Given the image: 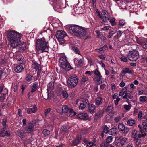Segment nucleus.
<instances>
[{"mask_svg": "<svg viewBox=\"0 0 147 147\" xmlns=\"http://www.w3.org/2000/svg\"><path fill=\"white\" fill-rule=\"evenodd\" d=\"M5 34L13 47L16 48L20 43V39L22 34L20 33L14 31H9L5 32Z\"/></svg>", "mask_w": 147, "mask_h": 147, "instance_id": "nucleus-1", "label": "nucleus"}, {"mask_svg": "<svg viewBox=\"0 0 147 147\" xmlns=\"http://www.w3.org/2000/svg\"><path fill=\"white\" fill-rule=\"evenodd\" d=\"M69 31L73 35L80 38L84 36L86 33L85 30L78 26H71Z\"/></svg>", "mask_w": 147, "mask_h": 147, "instance_id": "nucleus-2", "label": "nucleus"}, {"mask_svg": "<svg viewBox=\"0 0 147 147\" xmlns=\"http://www.w3.org/2000/svg\"><path fill=\"white\" fill-rule=\"evenodd\" d=\"M47 43L43 38L37 40L36 43V47L37 51L40 53L44 51L47 52L48 50V46Z\"/></svg>", "mask_w": 147, "mask_h": 147, "instance_id": "nucleus-3", "label": "nucleus"}, {"mask_svg": "<svg viewBox=\"0 0 147 147\" xmlns=\"http://www.w3.org/2000/svg\"><path fill=\"white\" fill-rule=\"evenodd\" d=\"M56 37L60 44L65 43V38L67 37L66 34L63 31H59L57 32Z\"/></svg>", "mask_w": 147, "mask_h": 147, "instance_id": "nucleus-4", "label": "nucleus"}, {"mask_svg": "<svg viewBox=\"0 0 147 147\" xmlns=\"http://www.w3.org/2000/svg\"><path fill=\"white\" fill-rule=\"evenodd\" d=\"M67 85L70 88L75 87L78 83V78L76 76H73L69 77L68 80Z\"/></svg>", "mask_w": 147, "mask_h": 147, "instance_id": "nucleus-5", "label": "nucleus"}, {"mask_svg": "<svg viewBox=\"0 0 147 147\" xmlns=\"http://www.w3.org/2000/svg\"><path fill=\"white\" fill-rule=\"evenodd\" d=\"M139 53L136 50H133L130 51L128 54L129 59L131 61H136L139 57Z\"/></svg>", "mask_w": 147, "mask_h": 147, "instance_id": "nucleus-6", "label": "nucleus"}, {"mask_svg": "<svg viewBox=\"0 0 147 147\" xmlns=\"http://www.w3.org/2000/svg\"><path fill=\"white\" fill-rule=\"evenodd\" d=\"M62 112L64 113H68V115L70 117H72L76 114V113L74 112L73 109L70 108H69L67 105L63 106L62 107Z\"/></svg>", "mask_w": 147, "mask_h": 147, "instance_id": "nucleus-7", "label": "nucleus"}, {"mask_svg": "<svg viewBox=\"0 0 147 147\" xmlns=\"http://www.w3.org/2000/svg\"><path fill=\"white\" fill-rule=\"evenodd\" d=\"M101 15L98 12L97 16L100 18H101L103 21H106L108 18L109 15L108 13L106 11H102L101 12Z\"/></svg>", "mask_w": 147, "mask_h": 147, "instance_id": "nucleus-8", "label": "nucleus"}, {"mask_svg": "<svg viewBox=\"0 0 147 147\" xmlns=\"http://www.w3.org/2000/svg\"><path fill=\"white\" fill-rule=\"evenodd\" d=\"M118 128L119 130L123 132L125 134L127 133L129 131V129L122 123H120L118 125Z\"/></svg>", "mask_w": 147, "mask_h": 147, "instance_id": "nucleus-9", "label": "nucleus"}, {"mask_svg": "<svg viewBox=\"0 0 147 147\" xmlns=\"http://www.w3.org/2000/svg\"><path fill=\"white\" fill-rule=\"evenodd\" d=\"M94 74L96 76V79L97 81V83L100 84L102 83V80L101 79V76L100 73L97 70H96L94 71Z\"/></svg>", "mask_w": 147, "mask_h": 147, "instance_id": "nucleus-10", "label": "nucleus"}, {"mask_svg": "<svg viewBox=\"0 0 147 147\" xmlns=\"http://www.w3.org/2000/svg\"><path fill=\"white\" fill-rule=\"evenodd\" d=\"M25 130L27 133H31L32 132L34 129V126L32 124L29 123L27 127H26Z\"/></svg>", "mask_w": 147, "mask_h": 147, "instance_id": "nucleus-11", "label": "nucleus"}, {"mask_svg": "<svg viewBox=\"0 0 147 147\" xmlns=\"http://www.w3.org/2000/svg\"><path fill=\"white\" fill-rule=\"evenodd\" d=\"M103 111L100 110L94 115V119L95 120H97L101 118L103 116Z\"/></svg>", "mask_w": 147, "mask_h": 147, "instance_id": "nucleus-12", "label": "nucleus"}, {"mask_svg": "<svg viewBox=\"0 0 147 147\" xmlns=\"http://www.w3.org/2000/svg\"><path fill=\"white\" fill-rule=\"evenodd\" d=\"M113 107L111 106H109L106 109V111H108L110 112L109 113L106 115V119L107 120H109L113 116V114L110 111L113 109Z\"/></svg>", "mask_w": 147, "mask_h": 147, "instance_id": "nucleus-13", "label": "nucleus"}, {"mask_svg": "<svg viewBox=\"0 0 147 147\" xmlns=\"http://www.w3.org/2000/svg\"><path fill=\"white\" fill-rule=\"evenodd\" d=\"M6 128H3L0 132V136L1 137H4L6 135L9 136V131H6Z\"/></svg>", "mask_w": 147, "mask_h": 147, "instance_id": "nucleus-14", "label": "nucleus"}, {"mask_svg": "<svg viewBox=\"0 0 147 147\" xmlns=\"http://www.w3.org/2000/svg\"><path fill=\"white\" fill-rule=\"evenodd\" d=\"M26 47V44L25 43H23L21 44V43H20L19 45H18L16 47H18L19 50L21 52H23L25 50Z\"/></svg>", "mask_w": 147, "mask_h": 147, "instance_id": "nucleus-15", "label": "nucleus"}, {"mask_svg": "<svg viewBox=\"0 0 147 147\" xmlns=\"http://www.w3.org/2000/svg\"><path fill=\"white\" fill-rule=\"evenodd\" d=\"M96 107L94 105L91 104L88 107V112L91 114H93L95 112Z\"/></svg>", "mask_w": 147, "mask_h": 147, "instance_id": "nucleus-16", "label": "nucleus"}, {"mask_svg": "<svg viewBox=\"0 0 147 147\" xmlns=\"http://www.w3.org/2000/svg\"><path fill=\"white\" fill-rule=\"evenodd\" d=\"M78 117L80 119H88V116L86 113H82L78 115Z\"/></svg>", "mask_w": 147, "mask_h": 147, "instance_id": "nucleus-17", "label": "nucleus"}, {"mask_svg": "<svg viewBox=\"0 0 147 147\" xmlns=\"http://www.w3.org/2000/svg\"><path fill=\"white\" fill-rule=\"evenodd\" d=\"M37 109L36 106L34 105L32 108H29L27 109V113L28 114H31L32 113H35L37 111Z\"/></svg>", "mask_w": 147, "mask_h": 147, "instance_id": "nucleus-18", "label": "nucleus"}, {"mask_svg": "<svg viewBox=\"0 0 147 147\" xmlns=\"http://www.w3.org/2000/svg\"><path fill=\"white\" fill-rule=\"evenodd\" d=\"M62 65H60L61 67L63 69H65L66 70H67L69 69L70 65L69 64L68 62L66 61Z\"/></svg>", "mask_w": 147, "mask_h": 147, "instance_id": "nucleus-19", "label": "nucleus"}, {"mask_svg": "<svg viewBox=\"0 0 147 147\" xmlns=\"http://www.w3.org/2000/svg\"><path fill=\"white\" fill-rule=\"evenodd\" d=\"M32 66L33 68L36 70L38 69V71H40L41 70L40 65L36 62H34L32 64Z\"/></svg>", "mask_w": 147, "mask_h": 147, "instance_id": "nucleus-20", "label": "nucleus"}, {"mask_svg": "<svg viewBox=\"0 0 147 147\" xmlns=\"http://www.w3.org/2000/svg\"><path fill=\"white\" fill-rule=\"evenodd\" d=\"M24 69L23 66L21 65H17L15 68V71L17 72H20Z\"/></svg>", "mask_w": 147, "mask_h": 147, "instance_id": "nucleus-21", "label": "nucleus"}, {"mask_svg": "<svg viewBox=\"0 0 147 147\" xmlns=\"http://www.w3.org/2000/svg\"><path fill=\"white\" fill-rule=\"evenodd\" d=\"M103 102V99L100 97H98L96 99V104L98 105H101Z\"/></svg>", "mask_w": 147, "mask_h": 147, "instance_id": "nucleus-22", "label": "nucleus"}, {"mask_svg": "<svg viewBox=\"0 0 147 147\" xmlns=\"http://www.w3.org/2000/svg\"><path fill=\"white\" fill-rule=\"evenodd\" d=\"M8 90L7 89L5 88L3 89V87H1L0 88V94L6 95L8 93Z\"/></svg>", "mask_w": 147, "mask_h": 147, "instance_id": "nucleus-23", "label": "nucleus"}, {"mask_svg": "<svg viewBox=\"0 0 147 147\" xmlns=\"http://www.w3.org/2000/svg\"><path fill=\"white\" fill-rule=\"evenodd\" d=\"M117 130L116 128H112L110 129V130L109 131V134L115 136L117 134Z\"/></svg>", "mask_w": 147, "mask_h": 147, "instance_id": "nucleus-24", "label": "nucleus"}, {"mask_svg": "<svg viewBox=\"0 0 147 147\" xmlns=\"http://www.w3.org/2000/svg\"><path fill=\"white\" fill-rule=\"evenodd\" d=\"M66 61H67L66 57L65 56H63L61 57L59 60V62L60 65H62Z\"/></svg>", "mask_w": 147, "mask_h": 147, "instance_id": "nucleus-25", "label": "nucleus"}, {"mask_svg": "<svg viewBox=\"0 0 147 147\" xmlns=\"http://www.w3.org/2000/svg\"><path fill=\"white\" fill-rule=\"evenodd\" d=\"M131 73V70L127 68H126L122 70L121 74L122 76H123L126 73Z\"/></svg>", "mask_w": 147, "mask_h": 147, "instance_id": "nucleus-26", "label": "nucleus"}, {"mask_svg": "<svg viewBox=\"0 0 147 147\" xmlns=\"http://www.w3.org/2000/svg\"><path fill=\"white\" fill-rule=\"evenodd\" d=\"M142 126L143 129L146 131L147 130V119L143 121L142 123Z\"/></svg>", "mask_w": 147, "mask_h": 147, "instance_id": "nucleus-27", "label": "nucleus"}, {"mask_svg": "<svg viewBox=\"0 0 147 147\" xmlns=\"http://www.w3.org/2000/svg\"><path fill=\"white\" fill-rule=\"evenodd\" d=\"M127 139L126 138H123L121 140L120 144L122 146H123V145L127 143Z\"/></svg>", "mask_w": 147, "mask_h": 147, "instance_id": "nucleus-28", "label": "nucleus"}, {"mask_svg": "<svg viewBox=\"0 0 147 147\" xmlns=\"http://www.w3.org/2000/svg\"><path fill=\"white\" fill-rule=\"evenodd\" d=\"M80 139L81 138L79 137H77L76 139L73 141L72 143V145H76L77 144L80 142Z\"/></svg>", "mask_w": 147, "mask_h": 147, "instance_id": "nucleus-29", "label": "nucleus"}, {"mask_svg": "<svg viewBox=\"0 0 147 147\" xmlns=\"http://www.w3.org/2000/svg\"><path fill=\"white\" fill-rule=\"evenodd\" d=\"M135 123V121L133 120H129L127 122V124L129 125L132 126Z\"/></svg>", "mask_w": 147, "mask_h": 147, "instance_id": "nucleus-30", "label": "nucleus"}, {"mask_svg": "<svg viewBox=\"0 0 147 147\" xmlns=\"http://www.w3.org/2000/svg\"><path fill=\"white\" fill-rule=\"evenodd\" d=\"M25 134V133H22L20 131L16 132V134L21 138H23L24 136V134Z\"/></svg>", "mask_w": 147, "mask_h": 147, "instance_id": "nucleus-31", "label": "nucleus"}, {"mask_svg": "<svg viewBox=\"0 0 147 147\" xmlns=\"http://www.w3.org/2000/svg\"><path fill=\"white\" fill-rule=\"evenodd\" d=\"M108 20L110 22L112 25L113 26L115 25V19L114 18H108Z\"/></svg>", "mask_w": 147, "mask_h": 147, "instance_id": "nucleus-32", "label": "nucleus"}, {"mask_svg": "<svg viewBox=\"0 0 147 147\" xmlns=\"http://www.w3.org/2000/svg\"><path fill=\"white\" fill-rule=\"evenodd\" d=\"M62 94L63 97L65 98H67L68 96V94L66 91H63L62 92Z\"/></svg>", "mask_w": 147, "mask_h": 147, "instance_id": "nucleus-33", "label": "nucleus"}, {"mask_svg": "<svg viewBox=\"0 0 147 147\" xmlns=\"http://www.w3.org/2000/svg\"><path fill=\"white\" fill-rule=\"evenodd\" d=\"M33 78V77L31 75H28L26 77V79L27 81H32Z\"/></svg>", "mask_w": 147, "mask_h": 147, "instance_id": "nucleus-34", "label": "nucleus"}, {"mask_svg": "<svg viewBox=\"0 0 147 147\" xmlns=\"http://www.w3.org/2000/svg\"><path fill=\"white\" fill-rule=\"evenodd\" d=\"M69 129V127L67 126L66 125L63 126L62 127L61 129V131H64L67 132V131Z\"/></svg>", "mask_w": 147, "mask_h": 147, "instance_id": "nucleus-35", "label": "nucleus"}, {"mask_svg": "<svg viewBox=\"0 0 147 147\" xmlns=\"http://www.w3.org/2000/svg\"><path fill=\"white\" fill-rule=\"evenodd\" d=\"M140 100L142 102H144L147 101V98L145 96H141L140 98Z\"/></svg>", "mask_w": 147, "mask_h": 147, "instance_id": "nucleus-36", "label": "nucleus"}, {"mask_svg": "<svg viewBox=\"0 0 147 147\" xmlns=\"http://www.w3.org/2000/svg\"><path fill=\"white\" fill-rule=\"evenodd\" d=\"M88 80V78L87 77L84 76L82 79V80L81 81V84H83L85 82L87 81Z\"/></svg>", "mask_w": 147, "mask_h": 147, "instance_id": "nucleus-37", "label": "nucleus"}, {"mask_svg": "<svg viewBox=\"0 0 147 147\" xmlns=\"http://www.w3.org/2000/svg\"><path fill=\"white\" fill-rule=\"evenodd\" d=\"M113 138L111 136L108 137L106 140V142L109 143L112 141Z\"/></svg>", "mask_w": 147, "mask_h": 147, "instance_id": "nucleus-38", "label": "nucleus"}, {"mask_svg": "<svg viewBox=\"0 0 147 147\" xmlns=\"http://www.w3.org/2000/svg\"><path fill=\"white\" fill-rule=\"evenodd\" d=\"M141 61L144 63L147 64V56L143 57L141 59Z\"/></svg>", "mask_w": 147, "mask_h": 147, "instance_id": "nucleus-39", "label": "nucleus"}, {"mask_svg": "<svg viewBox=\"0 0 147 147\" xmlns=\"http://www.w3.org/2000/svg\"><path fill=\"white\" fill-rule=\"evenodd\" d=\"M138 132L134 130L132 131V137L135 138L138 136Z\"/></svg>", "mask_w": 147, "mask_h": 147, "instance_id": "nucleus-40", "label": "nucleus"}, {"mask_svg": "<svg viewBox=\"0 0 147 147\" xmlns=\"http://www.w3.org/2000/svg\"><path fill=\"white\" fill-rule=\"evenodd\" d=\"M42 133L45 136H47L50 134V131L46 129L43 130Z\"/></svg>", "mask_w": 147, "mask_h": 147, "instance_id": "nucleus-41", "label": "nucleus"}, {"mask_svg": "<svg viewBox=\"0 0 147 147\" xmlns=\"http://www.w3.org/2000/svg\"><path fill=\"white\" fill-rule=\"evenodd\" d=\"M86 106V104L83 103H81L80 104L79 108L80 109H83L85 108Z\"/></svg>", "mask_w": 147, "mask_h": 147, "instance_id": "nucleus-42", "label": "nucleus"}, {"mask_svg": "<svg viewBox=\"0 0 147 147\" xmlns=\"http://www.w3.org/2000/svg\"><path fill=\"white\" fill-rule=\"evenodd\" d=\"M37 88V86L36 85H33L32 87V89L31 91V92L32 93H33L36 90Z\"/></svg>", "mask_w": 147, "mask_h": 147, "instance_id": "nucleus-43", "label": "nucleus"}, {"mask_svg": "<svg viewBox=\"0 0 147 147\" xmlns=\"http://www.w3.org/2000/svg\"><path fill=\"white\" fill-rule=\"evenodd\" d=\"M78 63L77 64L78 66L81 67L83 65V61L82 59H80L78 61Z\"/></svg>", "mask_w": 147, "mask_h": 147, "instance_id": "nucleus-44", "label": "nucleus"}, {"mask_svg": "<svg viewBox=\"0 0 147 147\" xmlns=\"http://www.w3.org/2000/svg\"><path fill=\"white\" fill-rule=\"evenodd\" d=\"M140 44L142 45L143 48L144 49L147 48V40L143 43H139Z\"/></svg>", "mask_w": 147, "mask_h": 147, "instance_id": "nucleus-45", "label": "nucleus"}, {"mask_svg": "<svg viewBox=\"0 0 147 147\" xmlns=\"http://www.w3.org/2000/svg\"><path fill=\"white\" fill-rule=\"evenodd\" d=\"M103 48H105L106 49V46H103L102 48H101L100 49H96V51L97 52H101L102 51V50H104V49H103Z\"/></svg>", "mask_w": 147, "mask_h": 147, "instance_id": "nucleus-46", "label": "nucleus"}, {"mask_svg": "<svg viewBox=\"0 0 147 147\" xmlns=\"http://www.w3.org/2000/svg\"><path fill=\"white\" fill-rule=\"evenodd\" d=\"M18 63L20 64H24L25 62V61L24 60V59L20 58L18 60Z\"/></svg>", "mask_w": 147, "mask_h": 147, "instance_id": "nucleus-47", "label": "nucleus"}, {"mask_svg": "<svg viewBox=\"0 0 147 147\" xmlns=\"http://www.w3.org/2000/svg\"><path fill=\"white\" fill-rule=\"evenodd\" d=\"M108 128L106 126H105L103 128V132L105 133H107L109 132L108 130Z\"/></svg>", "mask_w": 147, "mask_h": 147, "instance_id": "nucleus-48", "label": "nucleus"}, {"mask_svg": "<svg viewBox=\"0 0 147 147\" xmlns=\"http://www.w3.org/2000/svg\"><path fill=\"white\" fill-rule=\"evenodd\" d=\"M73 49L76 53L78 54H79V51L77 47H74L73 48Z\"/></svg>", "mask_w": 147, "mask_h": 147, "instance_id": "nucleus-49", "label": "nucleus"}, {"mask_svg": "<svg viewBox=\"0 0 147 147\" xmlns=\"http://www.w3.org/2000/svg\"><path fill=\"white\" fill-rule=\"evenodd\" d=\"M145 132L141 133V134H138V138H140L141 137H144L146 136V134L144 133Z\"/></svg>", "mask_w": 147, "mask_h": 147, "instance_id": "nucleus-50", "label": "nucleus"}, {"mask_svg": "<svg viewBox=\"0 0 147 147\" xmlns=\"http://www.w3.org/2000/svg\"><path fill=\"white\" fill-rule=\"evenodd\" d=\"M121 117L120 116H118L116 117L115 119L114 120L116 122H118L121 119Z\"/></svg>", "mask_w": 147, "mask_h": 147, "instance_id": "nucleus-51", "label": "nucleus"}, {"mask_svg": "<svg viewBox=\"0 0 147 147\" xmlns=\"http://www.w3.org/2000/svg\"><path fill=\"white\" fill-rule=\"evenodd\" d=\"M125 23V21L123 20H120L119 22V25L121 26H123L124 24Z\"/></svg>", "mask_w": 147, "mask_h": 147, "instance_id": "nucleus-52", "label": "nucleus"}, {"mask_svg": "<svg viewBox=\"0 0 147 147\" xmlns=\"http://www.w3.org/2000/svg\"><path fill=\"white\" fill-rule=\"evenodd\" d=\"M98 37L100 38L101 40H102L105 41L107 40L106 38L105 37L102 35H100V36L98 35Z\"/></svg>", "mask_w": 147, "mask_h": 147, "instance_id": "nucleus-53", "label": "nucleus"}, {"mask_svg": "<svg viewBox=\"0 0 147 147\" xmlns=\"http://www.w3.org/2000/svg\"><path fill=\"white\" fill-rule=\"evenodd\" d=\"M121 59L122 61L123 62H127V59L126 57L125 56H122L121 58Z\"/></svg>", "mask_w": 147, "mask_h": 147, "instance_id": "nucleus-54", "label": "nucleus"}, {"mask_svg": "<svg viewBox=\"0 0 147 147\" xmlns=\"http://www.w3.org/2000/svg\"><path fill=\"white\" fill-rule=\"evenodd\" d=\"M120 98L118 97H116V100L115 101V103L116 105H117L118 104V102L120 100Z\"/></svg>", "mask_w": 147, "mask_h": 147, "instance_id": "nucleus-55", "label": "nucleus"}, {"mask_svg": "<svg viewBox=\"0 0 147 147\" xmlns=\"http://www.w3.org/2000/svg\"><path fill=\"white\" fill-rule=\"evenodd\" d=\"M110 27V26H105L103 28H101L103 30H108Z\"/></svg>", "mask_w": 147, "mask_h": 147, "instance_id": "nucleus-56", "label": "nucleus"}, {"mask_svg": "<svg viewBox=\"0 0 147 147\" xmlns=\"http://www.w3.org/2000/svg\"><path fill=\"white\" fill-rule=\"evenodd\" d=\"M124 107L125 109L127 110H129L130 108V106L127 105H124Z\"/></svg>", "mask_w": 147, "mask_h": 147, "instance_id": "nucleus-57", "label": "nucleus"}, {"mask_svg": "<svg viewBox=\"0 0 147 147\" xmlns=\"http://www.w3.org/2000/svg\"><path fill=\"white\" fill-rule=\"evenodd\" d=\"M6 120L5 119H4L3 120L2 123H3V128H6Z\"/></svg>", "mask_w": 147, "mask_h": 147, "instance_id": "nucleus-58", "label": "nucleus"}, {"mask_svg": "<svg viewBox=\"0 0 147 147\" xmlns=\"http://www.w3.org/2000/svg\"><path fill=\"white\" fill-rule=\"evenodd\" d=\"M5 95L1 94L0 97V100L1 101H2L4 100L5 98Z\"/></svg>", "mask_w": 147, "mask_h": 147, "instance_id": "nucleus-59", "label": "nucleus"}, {"mask_svg": "<svg viewBox=\"0 0 147 147\" xmlns=\"http://www.w3.org/2000/svg\"><path fill=\"white\" fill-rule=\"evenodd\" d=\"M114 33L113 32V31H111L109 33V34L108 35V37L109 38H111V37L114 34Z\"/></svg>", "mask_w": 147, "mask_h": 147, "instance_id": "nucleus-60", "label": "nucleus"}, {"mask_svg": "<svg viewBox=\"0 0 147 147\" xmlns=\"http://www.w3.org/2000/svg\"><path fill=\"white\" fill-rule=\"evenodd\" d=\"M138 126L140 128V131L141 133L145 132V131H145V130H144V129H143L142 130V129L140 125H139Z\"/></svg>", "mask_w": 147, "mask_h": 147, "instance_id": "nucleus-61", "label": "nucleus"}, {"mask_svg": "<svg viewBox=\"0 0 147 147\" xmlns=\"http://www.w3.org/2000/svg\"><path fill=\"white\" fill-rule=\"evenodd\" d=\"M122 32L120 31H119L117 33V37H120L122 34Z\"/></svg>", "mask_w": 147, "mask_h": 147, "instance_id": "nucleus-62", "label": "nucleus"}, {"mask_svg": "<svg viewBox=\"0 0 147 147\" xmlns=\"http://www.w3.org/2000/svg\"><path fill=\"white\" fill-rule=\"evenodd\" d=\"M50 111V109L49 108L45 110V115H46L48 113H49Z\"/></svg>", "mask_w": 147, "mask_h": 147, "instance_id": "nucleus-63", "label": "nucleus"}, {"mask_svg": "<svg viewBox=\"0 0 147 147\" xmlns=\"http://www.w3.org/2000/svg\"><path fill=\"white\" fill-rule=\"evenodd\" d=\"M100 146L102 147H106L108 146L107 143L106 142H103L100 145Z\"/></svg>", "mask_w": 147, "mask_h": 147, "instance_id": "nucleus-64", "label": "nucleus"}]
</instances>
